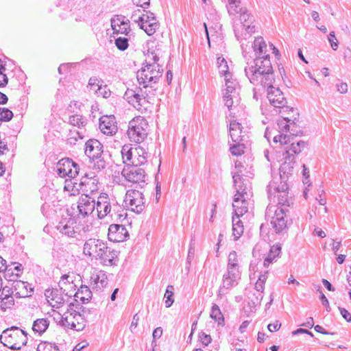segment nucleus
I'll list each match as a JSON object with an SVG mask.
<instances>
[{"instance_id": "nucleus-40", "label": "nucleus", "mask_w": 351, "mask_h": 351, "mask_svg": "<svg viewBox=\"0 0 351 351\" xmlns=\"http://www.w3.org/2000/svg\"><path fill=\"white\" fill-rule=\"evenodd\" d=\"M49 326V322L44 318L37 319L34 321L32 329L34 332L38 334L44 332Z\"/></svg>"}, {"instance_id": "nucleus-26", "label": "nucleus", "mask_w": 351, "mask_h": 351, "mask_svg": "<svg viewBox=\"0 0 351 351\" xmlns=\"http://www.w3.org/2000/svg\"><path fill=\"white\" fill-rule=\"evenodd\" d=\"M276 192L278 193V203L277 205L282 204V206H287L289 207V199L288 195V184L287 182L280 180L278 185L276 186Z\"/></svg>"}, {"instance_id": "nucleus-61", "label": "nucleus", "mask_w": 351, "mask_h": 351, "mask_svg": "<svg viewBox=\"0 0 351 351\" xmlns=\"http://www.w3.org/2000/svg\"><path fill=\"white\" fill-rule=\"evenodd\" d=\"M162 333V330L160 328H156L154 332H153V338L154 339H156V338H158L161 336Z\"/></svg>"}, {"instance_id": "nucleus-64", "label": "nucleus", "mask_w": 351, "mask_h": 351, "mask_svg": "<svg viewBox=\"0 0 351 351\" xmlns=\"http://www.w3.org/2000/svg\"><path fill=\"white\" fill-rule=\"evenodd\" d=\"M80 119L78 116H73L70 117V122L73 125H79V121Z\"/></svg>"}, {"instance_id": "nucleus-34", "label": "nucleus", "mask_w": 351, "mask_h": 351, "mask_svg": "<svg viewBox=\"0 0 351 351\" xmlns=\"http://www.w3.org/2000/svg\"><path fill=\"white\" fill-rule=\"evenodd\" d=\"M281 246L279 244L271 247L269 252L264 260V266L268 267L269 265L280 255Z\"/></svg>"}, {"instance_id": "nucleus-19", "label": "nucleus", "mask_w": 351, "mask_h": 351, "mask_svg": "<svg viewBox=\"0 0 351 351\" xmlns=\"http://www.w3.org/2000/svg\"><path fill=\"white\" fill-rule=\"evenodd\" d=\"M95 208V203L93 198L87 195H82L77 201L78 214L85 217L92 214Z\"/></svg>"}, {"instance_id": "nucleus-5", "label": "nucleus", "mask_w": 351, "mask_h": 351, "mask_svg": "<svg viewBox=\"0 0 351 351\" xmlns=\"http://www.w3.org/2000/svg\"><path fill=\"white\" fill-rule=\"evenodd\" d=\"M148 122L142 117H136L130 123L127 132L131 142L141 143L147 137L148 133Z\"/></svg>"}, {"instance_id": "nucleus-62", "label": "nucleus", "mask_w": 351, "mask_h": 351, "mask_svg": "<svg viewBox=\"0 0 351 351\" xmlns=\"http://www.w3.org/2000/svg\"><path fill=\"white\" fill-rule=\"evenodd\" d=\"M87 345V343H80L75 346L72 351H81V350L85 348Z\"/></svg>"}, {"instance_id": "nucleus-54", "label": "nucleus", "mask_w": 351, "mask_h": 351, "mask_svg": "<svg viewBox=\"0 0 351 351\" xmlns=\"http://www.w3.org/2000/svg\"><path fill=\"white\" fill-rule=\"evenodd\" d=\"M320 299L322 300V302L323 305L325 306V307L326 308V311L328 312H329L330 311V307L329 302H328L327 298L326 297V295L324 293H321Z\"/></svg>"}, {"instance_id": "nucleus-12", "label": "nucleus", "mask_w": 351, "mask_h": 351, "mask_svg": "<svg viewBox=\"0 0 351 351\" xmlns=\"http://www.w3.org/2000/svg\"><path fill=\"white\" fill-rule=\"evenodd\" d=\"M125 204L134 213H141L145 208V199L143 193L137 190H128L125 197Z\"/></svg>"}, {"instance_id": "nucleus-57", "label": "nucleus", "mask_w": 351, "mask_h": 351, "mask_svg": "<svg viewBox=\"0 0 351 351\" xmlns=\"http://www.w3.org/2000/svg\"><path fill=\"white\" fill-rule=\"evenodd\" d=\"M201 341L202 343L207 346L211 342V337L210 335L202 334V336H200Z\"/></svg>"}, {"instance_id": "nucleus-30", "label": "nucleus", "mask_w": 351, "mask_h": 351, "mask_svg": "<svg viewBox=\"0 0 351 351\" xmlns=\"http://www.w3.org/2000/svg\"><path fill=\"white\" fill-rule=\"evenodd\" d=\"M57 228L60 233L69 237H74L76 233L73 221L66 219H62L59 222Z\"/></svg>"}, {"instance_id": "nucleus-9", "label": "nucleus", "mask_w": 351, "mask_h": 351, "mask_svg": "<svg viewBox=\"0 0 351 351\" xmlns=\"http://www.w3.org/2000/svg\"><path fill=\"white\" fill-rule=\"evenodd\" d=\"M78 308L79 304H77V308L71 306L68 308V310L63 311L60 315L64 325L76 330H81L84 327L85 322L82 315L77 311Z\"/></svg>"}, {"instance_id": "nucleus-25", "label": "nucleus", "mask_w": 351, "mask_h": 351, "mask_svg": "<svg viewBox=\"0 0 351 351\" xmlns=\"http://www.w3.org/2000/svg\"><path fill=\"white\" fill-rule=\"evenodd\" d=\"M14 269L16 270L17 273L14 275L12 269L11 267H8L5 265V261L0 256V272L4 271V276L8 280L15 281L16 278L21 276L23 270L22 265H19L16 266Z\"/></svg>"}, {"instance_id": "nucleus-48", "label": "nucleus", "mask_w": 351, "mask_h": 351, "mask_svg": "<svg viewBox=\"0 0 351 351\" xmlns=\"http://www.w3.org/2000/svg\"><path fill=\"white\" fill-rule=\"evenodd\" d=\"M267 280V277L265 275H261L255 284V288L257 291L263 292L265 289V285Z\"/></svg>"}, {"instance_id": "nucleus-63", "label": "nucleus", "mask_w": 351, "mask_h": 351, "mask_svg": "<svg viewBox=\"0 0 351 351\" xmlns=\"http://www.w3.org/2000/svg\"><path fill=\"white\" fill-rule=\"evenodd\" d=\"M322 283L327 288V289L328 291H334V289L332 288L330 282L328 280H327L326 279H323Z\"/></svg>"}, {"instance_id": "nucleus-6", "label": "nucleus", "mask_w": 351, "mask_h": 351, "mask_svg": "<svg viewBox=\"0 0 351 351\" xmlns=\"http://www.w3.org/2000/svg\"><path fill=\"white\" fill-rule=\"evenodd\" d=\"M235 185L239 184L237 193L234 195L232 207L234 209V216L242 217L248 212L249 202L247 197V193L245 189H242L241 184H243L240 176H233Z\"/></svg>"}, {"instance_id": "nucleus-31", "label": "nucleus", "mask_w": 351, "mask_h": 351, "mask_svg": "<svg viewBox=\"0 0 351 351\" xmlns=\"http://www.w3.org/2000/svg\"><path fill=\"white\" fill-rule=\"evenodd\" d=\"M16 295L19 298H26L30 296L33 293V289L29 285L25 282L16 281L14 286Z\"/></svg>"}, {"instance_id": "nucleus-14", "label": "nucleus", "mask_w": 351, "mask_h": 351, "mask_svg": "<svg viewBox=\"0 0 351 351\" xmlns=\"http://www.w3.org/2000/svg\"><path fill=\"white\" fill-rule=\"evenodd\" d=\"M254 74L267 75L263 82H269V79H274L272 76V66L269 56L258 57L254 60V65L252 66Z\"/></svg>"}, {"instance_id": "nucleus-44", "label": "nucleus", "mask_w": 351, "mask_h": 351, "mask_svg": "<svg viewBox=\"0 0 351 351\" xmlns=\"http://www.w3.org/2000/svg\"><path fill=\"white\" fill-rule=\"evenodd\" d=\"M173 287L172 285H169L167 287V289H166V292L165 293L164 298L165 299V304L167 307H170L173 302L174 300L173 298Z\"/></svg>"}, {"instance_id": "nucleus-32", "label": "nucleus", "mask_w": 351, "mask_h": 351, "mask_svg": "<svg viewBox=\"0 0 351 351\" xmlns=\"http://www.w3.org/2000/svg\"><path fill=\"white\" fill-rule=\"evenodd\" d=\"M0 306L4 311L11 308L14 304V300L12 293L6 287L3 288L0 297Z\"/></svg>"}, {"instance_id": "nucleus-36", "label": "nucleus", "mask_w": 351, "mask_h": 351, "mask_svg": "<svg viewBox=\"0 0 351 351\" xmlns=\"http://www.w3.org/2000/svg\"><path fill=\"white\" fill-rule=\"evenodd\" d=\"M107 279L104 271L101 270H94L91 272L90 281L91 283L96 286H104Z\"/></svg>"}, {"instance_id": "nucleus-45", "label": "nucleus", "mask_w": 351, "mask_h": 351, "mask_svg": "<svg viewBox=\"0 0 351 351\" xmlns=\"http://www.w3.org/2000/svg\"><path fill=\"white\" fill-rule=\"evenodd\" d=\"M230 152L233 156H239L245 153V146L243 144H238L230 147Z\"/></svg>"}, {"instance_id": "nucleus-37", "label": "nucleus", "mask_w": 351, "mask_h": 351, "mask_svg": "<svg viewBox=\"0 0 351 351\" xmlns=\"http://www.w3.org/2000/svg\"><path fill=\"white\" fill-rule=\"evenodd\" d=\"M239 218L240 217H232V234L235 239L240 238L244 231L243 222Z\"/></svg>"}, {"instance_id": "nucleus-55", "label": "nucleus", "mask_w": 351, "mask_h": 351, "mask_svg": "<svg viewBox=\"0 0 351 351\" xmlns=\"http://www.w3.org/2000/svg\"><path fill=\"white\" fill-rule=\"evenodd\" d=\"M337 90L339 93L343 94L348 91V85L346 83L341 82L337 85Z\"/></svg>"}, {"instance_id": "nucleus-11", "label": "nucleus", "mask_w": 351, "mask_h": 351, "mask_svg": "<svg viewBox=\"0 0 351 351\" xmlns=\"http://www.w3.org/2000/svg\"><path fill=\"white\" fill-rule=\"evenodd\" d=\"M121 175L126 181L132 184H140L145 182V171L139 165H125L121 171Z\"/></svg>"}, {"instance_id": "nucleus-59", "label": "nucleus", "mask_w": 351, "mask_h": 351, "mask_svg": "<svg viewBox=\"0 0 351 351\" xmlns=\"http://www.w3.org/2000/svg\"><path fill=\"white\" fill-rule=\"evenodd\" d=\"M139 317H138L137 314H136L134 317L133 320L131 323L130 328H136L138 324Z\"/></svg>"}, {"instance_id": "nucleus-23", "label": "nucleus", "mask_w": 351, "mask_h": 351, "mask_svg": "<svg viewBox=\"0 0 351 351\" xmlns=\"http://www.w3.org/2000/svg\"><path fill=\"white\" fill-rule=\"evenodd\" d=\"M111 26L115 34H127L130 30L129 21L121 15H117L112 19Z\"/></svg>"}, {"instance_id": "nucleus-60", "label": "nucleus", "mask_w": 351, "mask_h": 351, "mask_svg": "<svg viewBox=\"0 0 351 351\" xmlns=\"http://www.w3.org/2000/svg\"><path fill=\"white\" fill-rule=\"evenodd\" d=\"M99 81L95 77H91L88 82V84L90 86H95V87L99 86Z\"/></svg>"}, {"instance_id": "nucleus-42", "label": "nucleus", "mask_w": 351, "mask_h": 351, "mask_svg": "<svg viewBox=\"0 0 351 351\" xmlns=\"http://www.w3.org/2000/svg\"><path fill=\"white\" fill-rule=\"evenodd\" d=\"M210 317L217 322L218 324H222L224 322L223 314L221 313L219 306L214 304L212 307Z\"/></svg>"}, {"instance_id": "nucleus-49", "label": "nucleus", "mask_w": 351, "mask_h": 351, "mask_svg": "<svg viewBox=\"0 0 351 351\" xmlns=\"http://www.w3.org/2000/svg\"><path fill=\"white\" fill-rule=\"evenodd\" d=\"M328 41L330 43L331 48L336 51L339 47V41L335 36V32H331L329 34Z\"/></svg>"}, {"instance_id": "nucleus-46", "label": "nucleus", "mask_w": 351, "mask_h": 351, "mask_svg": "<svg viewBox=\"0 0 351 351\" xmlns=\"http://www.w3.org/2000/svg\"><path fill=\"white\" fill-rule=\"evenodd\" d=\"M13 117V113L11 110L5 108H0V120L8 121H10Z\"/></svg>"}, {"instance_id": "nucleus-7", "label": "nucleus", "mask_w": 351, "mask_h": 351, "mask_svg": "<svg viewBox=\"0 0 351 351\" xmlns=\"http://www.w3.org/2000/svg\"><path fill=\"white\" fill-rule=\"evenodd\" d=\"M45 295L49 304L53 308V311H58L60 315L68 308L77 307V304L73 301H65L61 292L57 289H47L45 291Z\"/></svg>"}, {"instance_id": "nucleus-15", "label": "nucleus", "mask_w": 351, "mask_h": 351, "mask_svg": "<svg viewBox=\"0 0 351 351\" xmlns=\"http://www.w3.org/2000/svg\"><path fill=\"white\" fill-rule=\"evenodd\" d=\"M141 29L149 35H153L159 27V23L152 13L146 12L139 16L137 21Z\"/></svg>"}, {"instance_id": "nucleus-20", "label": "nucleus", "mask_w": 351, "mask_h": 351, "mask_svg": "<svg viewBox=\"0 0 351 351\" xmlns=\"http://www.w3.org/2000/svg\"><path fill=\"white\" fill-rule=\"evenodd\" d=\"M128 236L126 228L122 225L112 224L108 228V239L113 242L123 241Z\"/></svg>"}, {"instance_id": "nucleus-2", "label": "nucleus", "mask_w": 351, "mask_h": 351, "mask_svg": "<svg viewBox=\"0 0 351 351\" xmlns=\"http://www.w3.org/2000/svg\"><path fill=\"white\" fill-rule=\"evenodd\" d=\"M163 70L156 62H147L138 72L137 80L144 87H154L161 81Z\"/></svg>"}, {"instance_id": "nucleus-50", "label": "nucleus", "mask_w": 351, "mask_h": 351, "mask_svg": "<svg viewBox=\"0 0 351 351\" xmlns=\"http://www.w3.org/2000/svg\"><path fill=\"white\" fill-rule=\"evenodd\" d=\"M240 19L242 22H243L244 26H245L248 29L250 27V25L252 23L253 20L251 16L243 13L240 16Z\"/></svg>"}, {"instance_id": "nucleus-3", "label": "nucleus", "mask_w": 351, "mask_h": 351, "mask_svg": "<svg viewBox=\"0 0 351 351\" xmlns=\"http://www.w3.org/2000/svg\"><path fill=\"white\" fill-rule=\"evenodd\" d=\"M287 206L271 205L267 207V215L272 228L276 233H282L288 229Z\"/></svg>"}, {"instance_id": "nucleus-33", "label": "nucleus", "mask_w": 351, "mask_h": 351, "mask_svg": "<svg viewBox=\"0 0 351 351\" xmlns=\"http://www.w3.org/2000/svg\"><path fill=\"white\" fill-rule=\"evenodd\" d=\"M74 296L75 298V301L77 300L82 302H88L92 296L90 289L86 286H81L77 291L74 292ZM72 301L74 299H71Z\"/></svg>"}, {"instance_id": "nucleus-18", "label": "nucleus", "mask_w": 351, "mask_h": 351, "mask_svg": "<svg viewBox=\"0 0 351 351\" xmlns=\"http://www.w3.org/2000/svg\"><path fill=\"white\" fill-rule=\"evenodd\" d=\"M142 92L141 89H130L128 88L125 93L126 99L130 103L134 108L139 110L146 108V104L147 100L143 94L140 93Z\"/></svg>"}, {"instance_id": "nucleus-10", "label": "nucleus", "mask_w": 351, "mask_h": 351, "mask_svg": "<svg viewBox=\"0 0 351 351\" xmlns=\"http://www.w3.org/2000/svg\"><path fill=\"white\" fill-rule=\"evenodd\" d=\"M280 117L278 119L276 123V130L278 134L287 132L290 127L295 125V121L297 119L298 113L292 108L286 107L280 111Z\"/></svg>"}, {"instance_id": "nucleus-4", "label": "nucleus", "mask_w": 351, "mask_h": 351, "mask_svg": "<svg viewBox=\"0 0 351 351\" xmlns=\"http://www.w3.org/2000/svg\"><path fill=\"white\" fill-rule=\"evenodd\" d=\"M1 343L12 350H20L27 343V335L18 327L5 330L0 336Z\"/></svg>"}, {"instance_id": "nucleus-13", "label": "nucleus", "mask_w": 351, "mask_h": 351, "mask_svg": "<svg viewBox=\"0 0 351 351\" xmlns=\"http://www.w3.org/2000/svg\"><path fill=\"white\" fill-rule=\"evenodd\" d=\"M274 79H269V82H263L264 86H267V99L269 103L276 108H286V99L283 93L278 88L273 86Z\"/></svg>"}, {"instance_id": "nucleus-58", "label": "nucleus", "mask_w": 351, "mask_h": 351, "mask_svg": "<svg viewBox=\"0 0 351 351\" xmlns=\"http://www.w3.org/2000/svg\"><path fill=\"white\" fill-rule=\"evenodd\" d=\"M228 3L230 5V7L231 9H232L234 11H236V8L239 7L240 5V1L239 0H228Z\"/></svg>"}, {"instance_id": "nucleus-21", "label": "nucleus", "mask_w": 351, "mask_h": 351, "mask_svg": "<svg viewBox=\"0 0 351 351\" xmlns=\"http://www.w3.org/2000/svg\"><path fill=\"white\" fill-rule=\"evenodd\" d=\"M99 128L107 135H112L117 131V121L114 116L105 115L100 118Z\"/></svg>"}, {"instance_id": "nucleus-8", "label": "nucleus", "mask_w": 351, "mask_h": 351, "mask_svg": "<svg viewBox=\"0 0 351 351\" xmlns=\"http://www.w3.org/2000/svg\"><path fill=\"white\" fill-rule=\"evenodd\" d=\"M123 162L128 165L143 166L147 161V153L141 146H123L121 150Z\"/></svg>"}, {"instance_id": "nucleus-53", "label": "nucleus", "mask_w": 351, "mask_h": 351, "mask_svg": "<svg viewBox=\"0 0 351 351\" xmlns=\"http://www.w3.org/2000/svg\"><path fill=\"white\" fill-rule=\"evenodd\" d=\"M342 317L347 321L351 322V314L343 308H339Z\"/></svg>"}, {"instance_id": "nucleus-35", "label": "nucleus", "mask_w": 351, "mask_h": 351, "mask_svg": "<svg viewBox=\"0 0 351 351\" xmlns=\"http://www.w3.org/2000/svg\"><path fill=\"white\" fill-rule=\"evenodd\" d=\"M304 146V143L302 141L295 142L294 138L291 137V141L288 145L289 148L286 149L285 155L290 156L299 154L302 152V148Z\"/></svg>"}, {"instance_id": "nucleus-47", "label": "nucleus", "mask_w": 351, "mask_h": 351, "mask_svg": "<svg viewBox=\"0 0 351 351\" xmlns=\"http://www.w3.org/2000/svg\"><path fill=\"white\" fill-rule=\"evenodd\" d=\"M115 45L119 50L124 51L128 47V40L126 38L119 37L116 39Z\"/></svg>"}, {"instance_id": "nucleus-1", "label": "nucleus", "mask_w": 351, "mask_h": 351, "mask_svg": "<svg viewBox=\"0 0 351 351\" xmlns=\"http://www.w3.org/2000/svg\"><path fill=\"white\" fill-rule=\"evenodd\" d=\"M84 254L92 258L99 259L101 263L106 266L112 265L115 255L101 239H90L84 245Z\"/></svg>"}, {"instance_id": "nucleus-24", "label": "nucleus", "mask_w": 351, "mask_h": 351, "mask_svg": "<svg viewBox=\"0 0 351 351\" xmlns=\"http://www.w3.org/2000/svg\"><path fill=\"white\" fill-rule=\"evenodd\" d=\"M102 152V145L99 141L91 139L86 143L85 154L89 158H98Z\"/></svg>"}, {"instance_id": "nucleus-52", "label": "nucleus", "mask_w": 351, "mask_h": 351, "mask_svg": "<svg viewBox=\"0 0 351 351\" xmlns=\"http://www.w3.org/2000/svg\"><path fill=\"white\" fill-rule=\"evenodd\" d=\"M280 327H281V324L278 321H276L273 324H269L267 326V328H268L269 331L271 332L278 331Z\"/></svg>"}, {"instance_id": "nucleus-38", "label": "nucleus", "mask_w": 351, "mask_h": 351, "mask_svg": "<svg viewBox=\"0 0 351 351\" xmlns=\"http://www.w3.org/2000/svg\"><path fill=\"white\" fill-rule=\"evenodd\" d=\"M274 143L278 147H283L286 151L289 148L288 145L291 141V136L284 134H278L274 136Z\"/></svg>"}, {"instance_id": "nucleus-22", "label": "nucleus", "mask_w": 351, "mask_h": 351, "mask_svg": "<svg viewBox=\"0 0 351 351\" xmlns=\"http://www.w3.org/2000/svg\"><path fill=\"white\" fill-rule=\"evenodd\" d=\"M96 210L99 219L104 218L110 213L111 206L108 195L101 194L98 197L96 204Z\"/></svg>"}, {"instance_id": "nucleus-51", "label": "nucleus", "mask_w": 351, "mask_h": 351, "mask_svg": "<svg viewBox=\"0 0 351 351\" xmlns=\"http://www.w3.org/2000/svg\"><path fill=\"white\" fill-rule=\"evenodd\" d=\"M5 72V70L0 71V86H5L8 82V78Z\"/></svg>"}, {"instance_id": "nucleus-16", "label": "nucleus", "mask_w": 351, "mask_h": 351, "mask_svg": "<svg viewBox=\"0 0 351 351\" xmlns=\"http://www.w3.org/2000/svg\"><path fill=\"white\" fill-rule=\"evenodd\" d=\"M80 281V277L73 273L71 274H64L58 282L60 289L66 293V295L73 294L76 291Z\"/></svg>"}, {"instance_id": "nucleus-29", "label": "nucleus", "mask_w": 351, "mask_h": 351, "mask_svg": "<svg viewBox=\"0 0 351 351\" xmlns=\"http://www.w3.org/2000/svg\"><path fill=\"white\" fill-rule=\"evenodd\" d=\"M231 77H228L225 78L226 80V93L224 96L225 104L229 108L233 104V97H235V83L233 81L230 80Z\"/></svg>"}, {"instance_id": "nucleus-17", "label": "nucleus", "mask_w": 351, "mask_h": 351, "mask_svg": "<svg viewBox=\"0 0 351 351\" xmlns=\"http://www.w3.org/2000/svg\"><path fill=\"white\" fill-rule=\"evenodd\" d=\"M57 171L58 175L62 178L66 176L74 178L78 173L76 164L69 158L60 160L57 164Z\"/></svg>"}, {"instance_id": "nucleus-39", "label": "nucleus", "mask_w": 351, "mask_h": 351, "mask_svg": "<svg viewBox=\"0 0 351 351\" xmlns=\"http://www.w3.org/2000/svg\"><path fill=\"white\" fill-rule=\"evenodd\" d=\"M254 50L259 56H267V44L263 38H256L254 42Z\"/></svg>"}, {"instance_id": "nucleus-27", "label": "nucleus", "mask_w": 351, "mask_h": 351, "mask_svg": "<svg viewBox=\"0 0 351 351\" xmlns=\"http://www.w3.org/2000/svg\"><path fill=\"white\" fill-rule=\"evenodd\" d=\"M295 162V157L293 155H285V161L280 167L281 177H288L293 174L294 171L293 165Z\"/></svg>"}, {"instance_id": "nucleus-28", "label": "nucleus", "mask_w": 351, "mask_h": 351, "mask_svg": "<svg viewBox=\"0 0 351 351\" xmlns=\"http://www.w3.org/2000/svg\"><path fill=\"white\" fill-rule=\"evenodd\" d=\"M230 134L234 142L239 143L243 140L245 132L241 123L237 121H232L230 124Z\"/></svg>"}, {"instance_id": "nucleus-41", "label": "nucleus", "mask_w": 351, "mask_h": 351, "mask_svg": "<svg viewBox=\"0 0 351 351\" xmlns=\"http://www.w3.org/2000/svg\"><path fill=\"white\" fill-rule=\"evenodd\" d=\"M217 67L219 69V72L223 75L225 78L228 77H231L230 73L228 72V65L227 61L224 58L219 56L217 58Z\"/></svg>"}, {"instance_id": "nucleus-43", "label": "nucleus", "mask_w": 351, "mask_h": 351, "mask_svg": "<svg viewBox=\"0 0 351 351\" xmlns=\"http://www.w3.org/2000/svg\"><path fill=\"white\" fill-rule=\"evenodd\" d=\"M37 351H59V349L57 346L52 343L42 341L38 344Z\"/></svg>"}, {"instance_id": "nucleus-56", "label": "nucleus", "mask_w": 351, "mask_h": 351, "mask_svg": "<svg viewBox=\"0 0 351 351\" xmlns=\"http://www.w3.org/2000/svg\"><path fill=\"white\" fill-rule=\"evenodd\" d=\"M134 4H135L138 7H144L145 5H148L149 3V0H132Z\"/></svg>"}]
</instances>
